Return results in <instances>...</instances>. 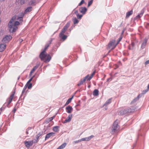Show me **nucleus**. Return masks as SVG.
I'll return each instance as SVG.
<instances>
[{"label":"nucleus","mask_w":149,"mask_h":149,"mask_svg":"<svg viewBox=\"0 0 149 149\" xmlns=\"http://www.w3.org/2000/svg\"><path fill=\"white\" fill-rule=\"evenodd\" d=\"M16 18L17 15L14 16L11 19L8 24V26L9 28V30L10 32L13 33L15 32L17 29V26L20 24L19 22L18 21H16L14 23H13Z\"/></svg>","instance_id":"f257e3e1"},{"label":"nucleus","mask_w":149,"mask_h":149,"mask_svg":"<svg viewBox=\"0 0 149 149\" xmlns=\"http://www.w3.org/2000/svg\"><path fill=\"white\" fill-rule=\"evenodd\" d=\"M135 109L133 107H128L124 109L121 110L120 112V115H123L126 114L133 112L135 111Z\"/></svg>","instance_id":"f03ea898"},{"label":"nucleus","mask_w":149,"mask_h":149,"mask_svg":"<svg viewBox=\"0 0 149 149\" xmlns=\"http://www.w3.org/2000/svg\"><path fill=\"white\" fill-rule=\"evenodd\" d=\"M119 127L118 125V123L117 120L115 121L113 123L111 129V133L112 134H113L114 133L117 131L119 129Z\"/></svg>","instance_id":"7ed1b4c3"},{"label":"nucleus","mask_w":149,"mask_h":149,"mask_svg":"<svg viewBox=\"0 0 149 149\" xmlns=\"http://www.w3.org/2000/svg\"><path fill=\"white\" fill-rule=\"evenodd\" d=\"M117 45V43L115 44V40H113L110 41L108 44V47L107 48V49H109L112 47L111 49H113L115 48Z\"/></svg>","instance_id":"20e7f679"},{"label":"nucleus","mask_w":149,"mask_h":149,"mask_svg":"<svg viewBox=\"0 0 149 149\" xmlns=\"http://www.w3.org/2000/svg\"><path fill=\"white\" fill-rule=\"evenodd\" d=\"M12 36L10 35H6L2 39V42L5 43L9 42L12 39Z\"/></svg>","instance_id":"39448f33"},{"label":"nucleus","mask_w":149,"mask_h":149,"mask_svg":"<svg viewBox=\"0 0 149 149\" xmlns=\"http://www.w3.org/2000/svg\"><path fill=\"white\" fill-rule=\"evenodd\" d=\"M15 93V92L14 91L12 92V94L10 95V97L8 99V101L7 103H5V104L7 107H8L10 103L12 101L13 97Z\"/></svg>","instance_id":"423d86ee"},{"label":"nucleus","mask_w":149,"mask_h":149,"mask_svg":"<svg viewBox=\"0 0 149 149\" xmlns=\"http://www.w3.org/2000/svg\"><path fill=\"white\" fill-rule=\"evenodd\" d=\"M70 22H68L64 26L63 28L61 30V32L60 34H63L65 33L66 31L67 30L68 28L69 27L70 25Z\"/></svg>","instance_id":"0eeeda50"},{"label":"nucleus","mask_w":149,"mask_h":149,"mask_svg":"<svg viewBox=\"0 0 149 149\" xmlns=\"http://www.w3.org/2000/svg\"><path fill=\"white\" fill-rule=\"evenodd\" d=\"M47 53H44V52H42L40 53V57L42 61H43L45 59V58L47 56Z\"/></svg>","instance_id":"6e6552de"},{"label":"nucleus","mask_w":149,"mask_h":149,"mask_svg":"<svg viewBox=\"0 0 149 149\" xmlns=\"http://www.w3.org/2000/svg\"><path fill=\"white\" fill-rule=\"evenodd\" d=\"M44 132L43 131L41 132H39L36 136V139H34V143H36L37 142V140L38 139L39 137L41 135H44L45 134Z\"/></svg>","instance_id":"1a4fd4ad"},{"label":"nucleus","mask_w":149,"mask_h":149,"mask_svg":"<svg viewBox=\"0 0 149 149\" xmlns=\"http://www.w3.org/2000/svg\"><path fill=\"white\" fill-rule=\"evenodd\" d=\"M33 142H34L32 140L29 141H25L24 142V143L26 147L29 148L33 145Z\"/></svg>","instance_id":"9d476101"},{"label":"nucleus","mask_w":149,"mask_h":149,"mask_svg":"<svg viewBox=\"0 0 149 149\" xmlns=\"http://www.w3.org/2000/svg\"><path fill=\"white\" fill-rule=\"evenodd\" d=\"M6 44L5 43L1 44H0V52H3L5 49Z\"/></svg>","instance_id":"9b49d317"},{"label":"nucleus","mask_w":149,"mask_h":149,"mask_svg":"<svg viewBox=\"0 0 149 149\" xmlns=\"http://www.w3.org/2000/svg\"><path fill=\"white\" fill-rule=\"evenodd\" d=\"M55 134V133L53 132H50L47 134L45 137V140H46L51 137L54 136Z\"/></svg>","instance_id":"f8f14e48"},{"label":"nucleus","mask_w":149,"mask_h":149,"mask_svg":"<svg viewBox=\"0 0 149 149\" xmlns=\"http://www.w3.org/2000/svg\"><path fill=\"white\" fill-rule=\"evenodd\" d=\"M66 112L68 113H70L73 110L72 108L70 106H68L65 108Z\"/></svg>","instance_id":"ddd939ff"},{"label":"nucleus","mask_w":149,"mask_h":149,"mask_svg":"<svg viewBox=\"0 0 149 149\" xmlns=\"http://www.w3.org/2000/svg\"><path fill=\"white\" fill-rule=\"evenodd\" d=\"M72 115H69L67 118L64 120L63 123H66L70 122L72 119Z\"/></svg>","instance_id":"4468645a"},{"label":"nucleus","mask_w":149,"mask_h":149,"mask_svg":"<svg viewBox=\"0 0 149 149\" xmlns=\"http://www.w3.org/2000/svg\"><path fill=\"white\" fill-rule=\"evenodd\" d=\"M147 41V39L145 38L144 40V41L142 42L141 44V49H143L145 48L146 45Z\"/></svg>","instance_id":"2eb2a0df"},{"label":"nucleus","mask_w":149,"mask_h":149,"mask_svg":"<svg viewBox=\"0 0 149 149\" xmlns=\"http://www.w3.org/2000/svg\"><path fill=\"white\" fill-rule=\"evenodd\" d=\"M32 10V7L31 6L27 8L24 11V13L26 14L30 12Z\"/></svg>","instance_id":"dca6fc26"},{"label":"nucleus","mask_w":149,"mask_h":149,"mask_svg":"<svg viewBox=\"0 0 149 149\" xmlns=\"http://www.w3.org/2000/svg\"><path fill=\"white\" fill-rule=\"evenodd\" d=\"M59 36L63 41L65 40L67 38V36L63 34H59Z\"/></svg>","instance_id":"f3484780"},{"label":"nucleus","mask_w":149,"mask_h":149,"mask_svg":"<svg viewBox=\"0 0 149 149\" xmlns=\"http://www.w3.org/2000/svg\"><path fill=\"white\" fill-rule=\"evenodd\" d=\"M38 65H36L33 67L30 73L29 74V76H31V75L32 73L38 68Z\"/></svg>","instance_id":"a211bd4d"},{"label":"nucleus","mask_w":149,"mask_h":149,"mask_svg":"<svg viewBox=\"0 0 149 149\" xmlns=\"http://www.w3.org/2000/svg\"><path fill=\"white\" fill-rule=\"evenodd\" d=\"M47 58H45V59L43 60V61L47 63L51 59V57L48 54L46 56Z\"/></svg>","instance_id":"6ab92c4d"},{"label":"nucleus","mask_w":149,"mask_h":149,"mask_svg":"<svg viewBox=\"0 0 149 149\" xmlns=\"http://www.w3.org/2000/svg\"><path fill=\"white\" fill-rule=\"evenodd\" d=\"M55 117V116H54L50 118H47L45 120L46 123H48L49 122L52 120Z\"/></svg>","instance_id":"aec40b11"},{"label":"nucleus","mask_w":149,"mask_h":149,"mask_svg":"<svg viewBox=\"0 0 149 149\" xmlns=\"http://www.w3.org/2000/svg\"><path fill=\"white\" fill-rule=\"evenodd\" d=\"M133 13V10H131L130 11L127 13L125 17L126 18H128L130 16L132 15Z\"/></svg>","instance_id":"412c9836"},{"label":"nucleus","mask_w":149,"mask_h":149,"mask_svg":"<svg viewBox=\"0 0 149 149\" xmlns=\"http://www.w3.org/2000/svg\"><path fill=\"white\" fill-rule=\"evenodd\" d=\"M93 95L95 96H97L99 95V91L98 90L95 89L93 92Z\"/></svg>","instance_id":"4be33fe9"},{"label":"nucleus","mask_w":149,"mask_h":149,"mask_svg":"<svg viewBox=\"0 0 149 149\" xmlns=\"http://www.w3.org/2000/svg\"><path fill=\"white\" fill-rule=\"evenodd\" d=\"M67 145V143H65L60 146L57 149H63Z\"/></svg>","instance_id":"5701e85b"},{"label":"nucleus","mask_w":149,"mask_h":149,"mask_svg":"<svg viewBox=\"0 0 149 149\" xmlns=\"http://www.w3.org/2000/svg\"><path fill=\"white\" fill-rule=\"evenodd\" d=\"M111 98H110L107 100L104 104L103 106H107L110 104L111 102Z\"/></svg>","instance_id":"b1692460"},{"label":"nucleus","mask_w":149,"mask_h":149,"mask_svg":"<svg viewBox=\"0 0 149 149\" xmlns=\"http://www.w3.org/2000/svg\"><path fill=\"white\" fill-rule=\"evenodd\" d=\"M94 136L91 135L87 137L84 138V141H88L90 140L92 138L94 137Z\"/></svg>","instance_id":"393cba45"},{"label":"nucleus","mask_w":149,"mask_h":149,"mask_svg":"<svg viewBox=\"0 0 149 149\" xmlns=\"http://www.w3.org/2000/svg\"><path fill=\"white\" fill-rule=\"evenodd\" d=\"M24 14H25L24 13H21L17 16V17H19V18H20L21 19H22V18H23V17L24 16Z\"/></svg>","instance_id":"a878e982"},{"label":"nucleus","mask_w":149,"mask_h":149,"mask_svg":"<svg viewBox=\"0 0 149 149\" xmlns=\"http://www.w3.org/2000/svg\"><path fill=\"white\" fill-rule=\"evenodd\" d=\"M29 5L35 6L36 5L35 2L33 0L31 1L29 3Z\"/></svg>","instance_id":"bb28decb"},{"label":"nucleus","mask_w":149,"mask_h":149,"mask_svg":"<svg viewBox=\"0 0 149 149\" xmlns=\"http://www.w3.org/2000/svg\"><path fill=\"white\" fill-rule=\"evenodd\" d=\"M95 71H94L91 74V76L89 77L87 79L88 80H90L91 78L93 77V75L95 74Z\"/></svg>","instance_id":"cd10ccee"},{"label":"nucleus","mask_w":149,"mask_h":149,"mask_svg":"<svg viewBox=\"0 0 149 149\" xmlns=\"http://www.w3.org/2000/svg\"><path fill=\"white\" fill-rule=\"evenodd\" d=\"M72 21H73L74 24H77L79 22L78 20L76 17L73 18Z\"/></svg>","instance_id":"c85d7f7f"},{"label":"nucleus","mask_w":149,"mask_h":149,"mask_svg":"<svg viewBox=\"0 0 149 149\" xmlns=\"http://www.w3.org/2000/svg\"><path fill=\"white\" fill-rule=\"evenodd\" d=\"M73 96L72 97H71L69 98L68 100L67 101L65 104V105H68V104L72 100L73 98Z\"/></svg>","instance_id":"c756f323"},{"label":"nucleus","mask_w":149,"mask_h":149,"mask_svg":"<svg viewBox=\"0 0 149 149\" xmlns=\"http://www.w3.org/2000/svg\"><path fill=\"white\" fill-rule=\"evenodd\" d=\"M59 128V127L58 126H54L53 128V130L54 132H57Z\"/></svg>","instance_id":"7c9ffc66"},{"label":"nucleus","mask_w":149,"mask_h":149,"mask_svg":"<svg viewBox=\"0 0 149 149\" xmlns=\"http://www.w3.org/2000/svg\"><path fill=\"white\" fill-rule=\"evenodd\" d=\"M52 42V40H50L49 42L47 44H46L45 45V47L46 49H47L48 47L49 46L50 44H51V42Z\"/></svg>","instance_id":"2f4dec72"},{"label":"nucleus","mask_w":149,"mask_h":149,"mask_svg":"<svg viewBox=\"0 0 149 149\" xmlns=\"http://www.w3.org/2000/svg\"><path fill=\"white\" fill-rule=\"evenodd\" d=\"M28 0H20V3L21 4L23 5Z\"/></svg>","instance_id":"473e14b6"},{"label":"nucleus","mask_w":149,"mask_h":149,"mask_svg":"<svg viewBox=\"0 0 149 149\" xmlns=\"http://www.w3.org/2000/svg\"><path fill=\"white\" fill-rule=\"evenodd\" d=\"M27 86L26 84L25 86H24V87L23 88V89L22 92V94H23L24 93L25 90L27 88Z\"/></svg>","instance_id":"72a5a7b5"},{"label":"nucleus","mask_w":149,"mask_h":149,"mask_svg":"<svg viewBox=\"0 0 149 149\" xmlns=\"http://www.w3.org/2000/svg\"><path fill=\"white\" fill-rule=\"evenodd\" d=\"M139 98L137 97L136 98H135L131 102V103H133L135 102L138 100H139Z\"/></svg>","instance_id":"f704fd0d"},{"label":"nucleus","mask_w":149,"mask_h":149,"mask_svg":"<svg viewBox=\"0 0 149 149\" xmlns=\"http://www.w3.org/2000/svg\"><path fill=\"white\" fill-rule=\"evenodd\" d=\"M84 82V79H81L80 82L78 83L77 84V85L78 86H80V85H81V84H83Z\"/></svg>","instance_id":"c9c22d12"},{"label":"nucleus","mask_w":149,"mask_h":149,"mask_svg":"<svg viewBox=\"0 0 149 149\" xmlns=\"http://www.w3.org/2000/svg\"><path fill=\"white\" fill-rule=\"evenodd\" d=\"M80 12L83 14H84V7H82L79 9Z\"/></svg>","instance_id":"e433bc0d"},{"label":"nucleus","mask_w":149,"mask_h":149,"mask_svg":"<svg viewBox=\"0 0 149 149\" xmlns=\"http://www.w3.org/2000/svg\"><path fill=\"white\" fill-rule=\"evenodd\" d=\"M84 141V138H83L81 139L74 141V142L75 143H77L79 142H80L81 141Z\"/></svg>","instance_id":"4c0bfd02"},{"label":"nucleus","mask_w":149,"mask_h":149,"mask_svg":"<svg viewBox=\"0 0 149 149\" xmlns=\"http://www.w3.org/2000/svg\"><path fill=\"white\" fill-rule=\"evenodd\" d=\"M93 2V0H91L90 1H89L88 2V6L89 7L90 6H91Z\"/></svg>","instance_id":"58836bf2"},{"label":"nucleus","mask_w":149,"mask_h":149,"mask_svg":"<svg viewBox=\"0 0 149 149\" xmlns=\"http://www.w3.org/2000/svg\"><path fill=\"white\" fill-rule=\"evenodd\" d=\"M142 15H140V14H138L137 16H136L134 18V20L138 18H140L142 17Z\"/></svg>","instance_id":"ea45409f"},{"label":"nucleus","mask_w":149,"mask_h":149,"mask_svg":"<svg viewBox=\"0 0 149 149\" xmlns=\"http://www.w3.org/2000/svg\"><path fill=\"white\" fill-rule=\"evenodd\" d=\"M34 77V76H33L32 77H31L30 79L27 82L26 84V85H27V84H28L29 83L30 84V82L32 81V79Z\"/></svg>","instance_id":"a19ab883"},{"label":"nucleus","mask_w":149,"mask_h":149,"mask_svg":"<svg viewBox=\"0 0 149 149\" xmlns=\"http://www.w3.org/2000/svg\"><path fill=\"white\" fill-rule=\"evenodd\" d=\"M148 91V90L147 88L146 90L143 91L142 92V94H145L146 93H147Z\"/></svg>","instance_id":"79ce46f5"},{"label":"nucleus","mask_w":149,"mask_h":149,"mask_svg":"<svg viewBox=\"0 0 149 149\" xmlns=\"http://www.w3.org/2000/svg\"><path fill=\"white\" fill-rule=\"evenodd\" d=\"M144 9H145L144 8H143V9L141 10V13H140V15L142 16V15H143V14L144 12Z\"/></svg>","instance_id":"37998d69"},{"label":"nucleus","mask_w":149,"mask_h":149,"mask_svg":"<svg viewBox=\"0 0 149 149\" xmlns=\"http://www.w3.org/2000/svg\"><path fill=\"white\" fill-rule=\"evenodd\" d=\"M27 85L28 88L29 89L31 88L32 87V84L31 83H30L29 85Z\"/></svg>","instance_id":"c03bdc74"},{"label":"nucleus","mask_w":149,"mask_h":149,"mask_svg":"<svg viewBox=\"0 0 149 149\" xmlns=\"http://www.w3.org/2000/svg\"><path fill=\"white\" fill-rule=\"evenodd\" d=\"M122 38V37H120L118 39V42H117V43H116L117 44H118L119 42L121 41V39Z\"/></svg>","instance_id":"a18cd8bd"},{"label":"nucleus","mask_w":149,"mask_h":149,"mask_svg":"<svg viewBox=\"0 0 149 149\" xmlns=\"http://www.w3.org/2000/svg\"><path fill=\"white\" fill-rule=\"evenodd\" d=\"M89 77V75H88L84 77V81H85L86 80H87V81H88L87 80V79Z\"/></svg>","instance_id":"49530a36"},{"label":"nucleus","mask_w":149,"mask_h":149,"mask_svg":"<svg viewBox=\"0 0 149 149\" xmlns=\"http://www.w3.org/2000/svg\"><path fill=\"white\" fill-rule=\"evenodd\" d=\"M16 19H17V20H19V21H23V18H22V19H21L20 18H19V17H17V18Z\"/></svg>","instance_id":"de8ad7c7"},{"label":"nucleus","mask_w":149,"mask_h":149,"mask_svg":"<svg viewBox=\"0 0 149 149\" xmlns=\"http://www.w3.org/2000/svg\"><path fill=\"white\" fill-rule=\"evenodd\" d=\"M143 95V94H142V93H141L140 94H139L138 96H137V97L139 98H139H140L141 97L142 95Z\"/></svg>","instance_id":"09e8293b"},{"label":"nucleus","mask_w":149,"mask_h":149,"mask_svg":"<svg viewBox=\"0 0 149 149\" xmlns=\"http://www.w3.org/2000/svg\"><path fill=\"white\" fill-rule=\"evenodd\" d=\"M31 130V128H29L28 129H27L26 131V133L27 134H29V131Z\"/></svg>","instance_id":"8fccbe9b"},{"label":"nucleus","mask_w":149,"mask_h":149,"mask_svg":"<svg viewBox=\"0 0 149 149\" xmlns=\"http://www.w3.org/2000/svg\"><path fill=\"white\" fill-rule=\"evenodd\" d=\"M77 17L78 19L81 18V17L82 16V15H79V14H77Z\"/></svg>","instance_id":"3c124183"},{"label":"nucleus","mask_w":149,"mask_h":149,"mask_svg":"<svg viewBox=\"0 0 149 149\" xmlns=\"http://www.w3.org/2000/svg\"><path fill=\"white\" fill-rule=\"evenodd\" d=\"M84 3V0H82L81 2L79 4L78 6H80L81 4Z\"/></svg>","instance_id":"603ef678"},{"label":"nucleus","mask_w":149,"mask_h":149,"mask_svg":"<svg viewBox=\"0 0 149 149\" xmlns=\"http://www.w3.org/2000/svg\"><path fill=\"white\" fill-rule=\"evenodd\" d=\"M148 64H149V60H148L145 63V65H146Z\"/></svg>","instance_id":"864d4df0"},{"label":"nucleus","mask_w":149,"mask_h":149,"mask_svg":"<svg viewBox=\"0 0 149 149\" xmlns=\"http://www.w3.org/2000/svg\"><path fill=\"white\" fill-rule=\"evenodd\" d=\"M47 49H46L45 48H44V49H43V51H42V52H44V53H46V51Z\"/></svg>","instance_id":"5fc2aeb1"},{"label":"nucleus","mask_w":149,"mask_h":149,"mask_svg":"<svg viewBox=\"0 0 149 149\" xmlns=\"http://www.w3.org/2000/svg\"><path fill=\"white\" fill-rule=\"evenodd\" d=\"M74 27V26H72V27H71V28L70 29V31L72 29V28Z\"/></svg>","instance_id":"6e6d98bb"},{"label":"nucleus","mask_w":149,"mask_h":149,"mask_svg":"<svg viewBox=\"0 0 149 149\" xmlns=\"http://www.w3.org/2000/svg\"><path fill=\"white\" fill-rule=\"evenodd\" d=\"M74 13L76 15H77V14H78V12L77 11H75L74 12Z\"/></svg>","instance_id":"4d7b16f0"},{"label":"nucleus","mask_w":149,"mask_h":149,"mask_svg":"<svg viewBox=\"0 0 149 149\" xmlns=\"http://www.w3.org/2000/svg\"><path fill=\"white\" fill-rule=\"evenodd\" d=\"M16 108H15L13 110L14 112L15 113L16 112Z\"/></svg>","instance_id":"13d9d810"},{"label":"nucleus","mask_w":149,"mask_h":149,"mask_svg":"<svg viewBox=\"0 0 149 149\" xmlns=\"http://www.w3.org/2000/svg\"><path fill=\"white\" fill-rule=\"evenodd\" d=\"M110 80V81L111 80V79L110 78H108L107 79V82L109 81V80Z\"/></svg>","instance_id":"bf43d9fd"},{"label":"nucleus","mask_w":149,"mask_h":149,"mask_svg":"<svg viewBox=\"0 0 149 149\" xmlns=\"http://www.w3.org/2000/svg\"><path fill=\"white\" fill-rule=\"evenodd\" d=\"M87 10V8L86 7H84V13H85V12H86Z\"/></svg>","instance_id":"052dcab7"},{"label":"nucleus","mask_w":149,"mask_h":149,"mask_svg":"<svg viewBox=\"0 0 149 149\" xmlns=\"http://www.w3.org/2000/svg\"><path fill=\"white\" fill-rule=\"evenodd\" d=\"M147 89L148 90H149V84L148 85V86H147Z\"/></svg>","instance_id":"680f3d73"},{"label":"nucleus","mask_w":149,"mask_h":149,"mask_svg":"<svg viewBox=\"0 0 149 149\" xmlns=\"http://www.w3.org/2000/svg\"><path fill=\"white\" fill-rule=\"evenodd\" d=\"M128 48L129 50H130L131 49V48L130 46H129Z\"/></svg>","instance_id":"e2e57ef3"},{"label":"nucleus","mask_w":149,"mask_h":149,"mask_svg":"<svg viewBox=\"0 0 149 149\" xmlns=\"http://www.w3.org/2000/svg\"><path fill=\"white\" fill-rule=\"evenodd\" d=\"M5 0H0V1L2 2L4 1Z\"/></svg>","instance_id":"0e129e2a"},{"label":"nucleus","mask_w":149,"mask_h":149,"mask_svg":"<svg viewBox=\"0 0 149 149\" xmlns=\"http://www.w3.org/2000/svg\"><path fill=\"white\" fill-rule=\"evenodd\" d=\"M107 109V107H105V109L106 110Z\"/></svg>","instance_id":"69168bd1"},{"label":"nucleus","mask_w":149,"mask_h":149,"mask_svg":"<svg viewBox=\"0 0 149 149\" xmlns=\"http://www.w3.org/2000/svg\"><path fill=\"white\" fill-rule=\"evenodd\" d=\"M0 110H2V108H1L0 109Z\"/></svg>","instance_id":"338daca9"},{"label":"nucleus","mask_w":149,"mask_h":149,"mask_svg":"<svg viewBox=\"0 0 149 149\" xmlns=\"http://www.w3.org/2000/svg\"><path fill=\"white\" fill-rule=\"evenodd\" d=\"M88 88H90V85L88 86Z\"/></svg>","instance_id":"774afa93"}]
</instances>
